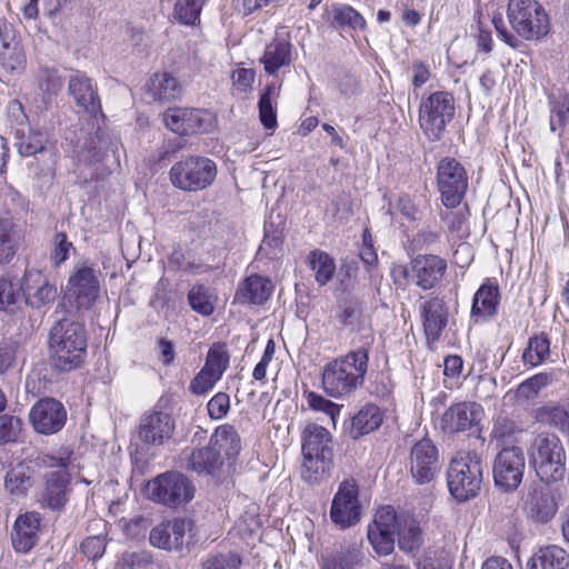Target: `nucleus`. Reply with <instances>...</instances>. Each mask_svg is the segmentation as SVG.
<instances>
[{
  "mask_svg": "<svg viewBox=\"0 0 569 569\" xmlns=\"http://www.w3.org/2000/svg\"><path fill=\"white\" fill-rule=\"evenodd\" d=\"M40 519L37 513L30 512L19 516L13 526L12 545L18 552H28L38 540Z\"/></svg>",
  "mask_w": 569,
  "mask_h": 569,
  "instance_id": "nucleus-29",
  "label": "nucleus"
},
{
  "mask_svg": "<svg viewBox=\"0 0 569 569\" xmlns=\"http://www.w3.org/2000/svg\"><path fill=\"white\" fill-rule=\"evenodd\" d=\"M507 17L512 30L525 40H538L549 32V19L536 0H509Z\"/></svg>",
  "mask_w": 569,
  "mask_h": 569,
  "instance_id": "nucleus-5",
  "label": "nucleus"
},
{
  "mask_svg": "<svg viewBox=\"0 0 569 569\" xmlns=\"http://www.w3.org/2000/svg\"><path fill=\"white\" fill-rule=\"evenodd\" d=\"M369 350L361 347L325 366L322 386L335 398L349 396L362 387L368 371Z\"/></svg>",
  "mask_w": 569,
  "mask_h": 569,
  "instance_id": "nucleus-2",
  "label": "nucleus"
},
{
  "mask_svg": "<svg viewBox=\"0 0 569 569\" xmlns=\"http://www.w3.org/2000/svg\"><path fill=\"white\" fill-rule=\"evenodd\" d=\"M307 262L309 267L315 271V278L319 286H326L336 272L335 260L325 251L312 250Z\"/></svg>",
  "mask_w": 569,
  "mask_h": 569,
  "instance_id": "nucleus-46",
  "label": "nucleus"
},
{
  "mask_svg": "<svg viewBox=\"0 0 569 569\" xmlns=\"http://www.w3.org/2000/svg\"><path fill=\"white\" fill-rule=\"evenodd\" d=\"M216 176V163L209 158L199 156L178 161L170 169L172 184L184 191L203 190L212 184Z\"/></svg>",
  "mask_w": 569,
  "mask_h": 569,
  "instance_id": "nucleus-7",
  "label": "nucleus"
},
{
  "mask_svg": "<svg viewBox=\"0 0 569 569\" xmlns=\"http://www.w3.org/2000/svg\"><path fill=\"white\" fill-rule=\"evenodd\" d=\"M383 421V412L372 403L363 406L351 419L348 435L351 439L357 440L365 435L377 430Z\"/></svg>",
  "mask_w": 569,
  "mask_h": 569,
  "instance_id": "nucleus-34",
  "label": "nucleus"
},
{
  "mask_svg": "<svg viewBox=\"0 0 569 569\" xmlns=\"http://www.w3.org/2000/svg\"><path fill=\"white\" fill-rule=\"evenodd\" d=\"M533 417L561 433H569V402H547L535 410Z\"/></svg>",
  "mask_w": 569,
  "mask_h": 569,
  "instance_id": "nucleus-36",
  "label": "nucleus"
},
{
  "mask_svg": "<svg viewBox=\"0 0 569 569\" xmlns=\"http://www.w3.org/2000/svg\"><path fill=\"white\" fill-rule=\"evenodd\" d=\"M63 82L54 69L43 68L38 73V87L44 94L43 101L50 102L61 90Z\"/></svg>",
  "mask_w": 569,
  "mask_h": 569,
  "instance_id": "nucleus-52",
  "label": "nucleus"
},
{
  "mask_svg": "<svg viewBox=\"0 0 569 569\" xmlns=\"http://www.w3.org/2000/svg\"><path fill=\"white\" fill-rule=\"evenodd\" d=\"M280 88L281 86L276 82L269 83L261 93L258 102L259 118L267 129H273L277 127L276 106L280 96Z\"/></svg>",
  "mask_w": 569,
  "mask_h": 569,
  "instance_id": "nucleus-44",
  "label": "nucleus"
},
{
  "mask_svg": "<svg viewBox=\"0 0 569 569\" xmlns=\"http://www.w3.org/2000/svg\"><path fill=\"white\" fill-rule=\"evenodd\" d=\"M411 270L416 284L423 290H429L442 279L447 262L436 254L418 256L411 261Z\"/></svg>",
  "mask_w": 569,
  "mask_h": 569,
  "instance_id": "nucleus-23",
  "label": "nucleus"
},
{
  "mask_svg": "<svg viewBox=\"0 0 569 569\" xmlns=\"http://www.w3.org/2000/svg\"><path fill=\"white\" fill-rule=\"evenodd\" d=\"M49 361L53 370L69 372L79 368L87 355L84 326L68 318L58 320L49 332Z\"/></svg>",
  "mask_w": 569,
  "mask_h": 569,
  "instance_id": "nucleus-1",
  "label": "nucleus"
},
{
  "mask_svg": "<svg viewBox=\"0 0 569 569\" xmlns=\"http://www.w3.org/2000/svg\"><path fill=\"white\" fill-rule=\"evenodd\" d=\"M230 408V398L224 392L214 395L208 402L207 409L212 419L223 418Z\"/></svg>",
  "mask_w": 569,
  "mask_h": 569,
  "instance_id": "nucleus-62",
  "label": "nucleus"
},
{
  "mask_svg": "<svg viewBox=\"0 0 569 569\" xmlns=\"http://www.w3.org/2000/svg\"><path fill=\"white\" fill-rule=\"evenodd\" d=\"M211 445L224 453L228 459H234L241 450V439L234 427L222 425L218 427L210 439Z\"/></svg>",
  "mask_w": 569,
  "mask_h": 569,
  "instance_id": "nucleus-43",
  "label": "nucleus"
},
{
  "mask_svg": "<svg viewBox=\"0 0 569 569\" xmlns=\"http://www.w3.org/2000/svg\"><path fill=\"white\" fill-rule=\"evenodd\" d=\"M148 93L154 101L170 102L181 96L182 86L171 73L158 72L149 80Z\"/></svg>",
  "mask_w": 569,
  "mask_h": 569,
  "instance_id": "nucleus-35",
  "label": "nucleus"
},
{
  "mask_svg": "<svg viewBox=\"0 0 569 569\" xmlns=\"http://www.w3.org/2000/svg\"><path fill=\"white\" fill-rule=\"evenodd\" d=\"M361 502L359 500V486L352 478L345 479L333 496L330 518L340 529H347L360 521Z\"/></svg>",
  "mask_w": 569,
  "mask_h": 569,
  "instance_id": "nucleus-11",
  "label": "nucleus"
},
{
  "mask_svg": "<svg viewBox=\"0 0 569 569\" xmlns=\"http://www.w3.org/2000/svg\"><path fill=\"white\" fill-rule=\"evenodd\" d=\"M106 539L103 536H91L86 538L81 545V552L88 557L89 560H97L101 558L106 551Z\"/></svg>",
  "mask_w": 569,
  "mask_h": 569,
  "instance_id": "nucleus-60",
  "label": "nucleus"
},
{
  "mask_svg": "<svg viewBox=\"0 0 569 569\" xmlns=\"http://www.w3.org/2000/svg\"><path fill=\"white\" fill-rule=\"evenodd\" d=\"M70 250H73V244L70 242L63 232L56 233L53 238V249L51 252V260L56 267L64 262Z\"/></svg>",
  "mask_w": 569,
  "mask_h": 569,
  "instance_id": "nucleus-58",
  "label": "nucleus"
},
{
  "mask_svg": "<svg viewBox=\"0 0 569 569\" xmlns=\"http://www.w3.org/2000/svg\"><path fill=\"white\" fill-rule=\"evenodd\" d=\"M68 458L47 457L43 462L49 467H58L46 476V487L41 496L43 506L50 509L62 508L68 500L69 475L67 472Z\"/></svg>",
  "mask_w": 569,
  "mask_h": 569,
  "instance_id": "nucleus-15",
  "label": "nucleus"
},
{
  "mask_svg": "<svg viewBox=\"0 0 569 569\" xmlns=\"http://www.w3.org/2000/svg\"><path fill=\"white\" fill-rule=\"evenodd\" d=\"M455 99L448 91H436L419 107V124L430 141H439L455 116Z\"/></svg>",
  "mask_w": 569,
  "mask_h": 569,
  "instance_id": "nucleus-6",
  "label": "nucleus"
},
{
  "mask_svg": "<svg viewBox=\"0 0 569 569\" xmlns=\"http://www.w3.org/2000/svg\"><path fill=\"white\" fill-rule=\"evenodd\" d=\"M144 492L153 501L178 507L193 498L194 488L184 475L166 472L150 480Z\"/></svg>",
  "mask_w": 569,
  "mask_h": 569,
  "instance_id": "nucleus-8",
  "label": "nucleus"
},
{
  "mask_svg": "<svg viewBox=\"0 0 569 569\" xmlns=\"http://www.w3.org/2000/svg\"><path fill=\"white\" fill-rule=\"evenodd\" d=\"M332 459L333 456L303 455V462L301 467L302 479L310 485L321 482L325 475L332 466Z\"/></svg>",
  "mask_w": 569,
  "mask_h": 569,
  "instance_id": "nucleus-45",
  "label": "nucleus"
},
{
  "mask_svg": "<svg viewBox=\"0 0 569 569\" xmlns=\"http://www.w3.org/2000/svg\"><path fill=\"white\" fill-rule=\"evenodd\" d=\"M450 493L458 501L475 498L482 482V462L475 452L459 453L455 457L447 471Z\"/></svg>",
  "mask_w": 569,
  "mask_h": 569,
  "instance_id": "nucleus-3",
  "label": "nucleus"
},
{
  "mask_svg": "<svg viewBox=\"0 0 569 569\" xmlns=\"http://www.w3.org/2000/svg\"><path fill=\"white\" fill-rule=\"evenodd\" d=\"M408 463L412 478L419 485L431 482L441 468L438 449L429 439L411 447Z\"/></svg>",
  "mask_w": 569,
  "mask_h": 569,
  "instance_id": "nucleus-14",
  "label": "nucleus"
},
{
  "mask_svg": "<svg viewBox=\"0 0 569 569\" xmlns=\"http://www.w3.org/2000/svg\"><path fill=\"white\" fill-rule=\"evenodd\" d=\"M240 558L234 553L217 555L202 563V569H239Z\"/></svg>",
  "mask_w": 569,
  "mask_h": 569,
  "instance_id": "nucleus-61",
  "label": "nucleus"
},
{
  "mask_svg": "<svg viewBox=\"0 0 569 569\" xmlns=\"http://www.w3.org/2000/svg\"><path fill=\"white\" fill-rule=\"evenodd\" d=\"M29 420L33 429L41 435H53L60 431L67 420L63 405L53 399L44 398L37 401L29 412Z\"/></svg>",
  "mask_w": 569,
  "mask_h": 569,
  "instance_id": "nucleus-17",
  "label": "nucleus"
},
{
  "mask_svg": "<svg viewBox=\"0 0 569 569\" xmlns=\"http://www.w3.org/2000/svg\"><path fill=\"white\" fill-rule=\"evenodd\" d=\"M327 21L333 28H345L363 30L367 26L365 18L351 6L346 3H335L327 10Z\"/></svg>",
  "mask_w": 569,
  "mask_h": 569,
  "instance_id": "nucleus-40",
  "label": "nucleus"
},
{
  "mask_svg": "<svg viewBox=\"0 0 569 569\" xmlns=\"http://www.w3.org/2000/svg\"><path fill=\"white\" fill-rule=\"evenodd\" d=\"M37 471L31 461H20L10 466L4 477L6 490L14 497H24L33 487Z\"/></svg>",
  "mask_w": 569,
  "mask_h": 569,
  "instance_id": "nucleus-27",
  "label": "nucleus"
},
{
  "mask_svg": "<svg viewBox=\"0 0 569 569\" xmlns=\"http://www.w3.org/2000/svg\"><path fill=\"white\" fill-rule=\"evenodd\" d=\"M20 297L19 288L6 276H0V310L14 306Z\"/></svg>",
  "mask_w": 569,
  "mask_h": 569,
  "instance_id": "nucleus-57",
  "label": "nucleus"
},
{
  "mask_svg": "<svg viewBox=\"0 0 569 569\" xmlns=\"http://www.w3.org/2000/svg\"><path fill=\"white\" fill-rule=\"evenodd\" d=\"M482 413V408L478 403H457L445 412L442 428L449 432L466 431L481 420Z\"/></svg>",
  "mask_w": 569,
  "mask_h": 569,
  "instance_id": "nucleus-24",
  "label": "nucleus"
},
{
  "mask_svg": "<svg viewBox=\"0 0 569 569\" xmlns=\"http://www.w3.org/2000/svg\"><path fill=\"white\" fill-rule=\"evenodd\" d=\"M21 431L22 421L20 418L11 415L0 416V445L17 442Z\"/></svg>",
  "mask_w": 569,
  "mask_h": 569,
  "instance_id": "nucleus-55",
  "label": "nucleus"
},
{
  "mask_svg": "<svg viewBox=\"0 0 569 569\" xmlns=\"http://www.w3.org/2000/svg\"><path fill=\"white\" fill-rule=\"evenodd\" d=\"M437 184L442 203L447 208L458 207L468 188L465 167L455 158H443L438 163Z\"/></svg>",
  "mask_w": 569,
  "mask_h": 569,
  "instance_id": "nucleus-9",
  "label": "nucleus"
},
{
  "mask_svg": "<svg viewBox=\"0 0 569 569\" xmlns=\"http://www.w3.org/2000/svg\"><path fill=\"white\" fill-rule=\"evenodd\" d=\"M220 378L214 377L212 372L204 368L196 376L190 383V391L194 395H202L210 390Z\"/></svg>",
  "mask_w": 569,
  "mask_h": 569,
  "instance_id": "nucleus-63",
  "label": "nucleus"
},
{
  "mask_svg": "<svg viewBox=\"0 0 569 569\" xmlns=\"http://www.w3.org/2000/svg\"><path fill=\"white\" fill-rule=\"evenodd\" d=\"M99 296L100 281L93 268L80 267L69 277L66 297L78 310H89Z\"/></svg>",
  "mask_w": 569,
  "mask_h": 569,
  "instance_id": "nucleus-12",
  "label": "nucleus"
},
{
  "mask_svg": "<svg viewBox=\"0 0 569 569\" xmlns=\"http://www.w3.org/2000/svg\"><path fill=\"white\" fill-rule=\"evenodd\" d=\"M174 429V420L168 412L154 410L141 417L138 438L146 445L161 446L172 438Z\"/></svg>",
  "mask_w": 569,
  "mask_h": 569,
  "instance_id": "nucleus-20",
  "label": "nucleus"
},
{
  "mask_svg": "<svg viewBox=\"0 0 569 569\" xmlns=\"http://www.w3.org/2000/svg\"><path fill=\"white\" fill-rule=\"evenodd\" d=\"M526 469V458L521 448H502L496 456L492 467L495 485L506 491H515L521 483Z\"/></svg>",
  "mask_w": 569,
  "mask_h": 569,
  "instance_id": "nucleus-10",
  "label": "nucleus"
},
{
  "mask_svg": "<svg viewBox=\"0 0 569 569\" xmlns=\"http://www.w3.org/2000/svg\"><path fill=\"white\" fill-rule=\"evenodd\" d=\"M223 466V457L220 450L211 442L208 446L196 449L191 452L188 469L208 476H217Z\"/></svg>",
  "mask_w": 569,
  "mask_h": 569,
  "instance_id": "nucleus-33",
  "label": "nucleus"
},
{
  "mask_svg": "<svg viewBox=\"0 0 569 569\" xmlns=\"http://www.w3.org/2000/svg\"><path fill=\"white\" fill-rule=\"evenodd\" d=\"M427 343L432 348L441 338L449 322V307L439 296H432L419 307Z\"/></svg>",
  "mask_w": 569,
  "mask_h": 569,
  "instance_id": "nucleus-18",
  "label": "nucleus"
},
{
  "mask_svg": "<svg viewBox=\"0 0 569 569\" xmlns=\"http://www.w3.org/2000/svg\"><path fill=\"white\" fill-rule=\"evenodd\" d=\"M399 548L412 551L421 543V530L418 522L408 515H397V531Z\"/></svg>",
  "mask_w": 569,
  "mask_h": 569,
  "instance_id": "nucleus-42",
  "label": "nucleus"
},
{
  "mask_svg": "<svg viewBox=\"0 0 569 569\" xmlns=\"http://www.w3.org/2000/svg\"><path fill=\"white\" fill-rule=\"evenodd\" d=\"M551 382V375L538 373L533 377L521 382L515 391V397L518 401L530 400L538 396L541 389Z\"/></svg>",
  "mask_w": 569,
  "mask_h": 569,
  "instance_id": "nucleus-50",
  "label": "nucleus"
},
{
  "mask_svg": "<svg viewBox=\"0 0 569 569\" xmlns=\"http://www.w3.org/2000/svg\"><path fill=\"white\" fill-rule=\"evenodd\" d=\"M336 319L343 327L356 328L363 320L362 301L348 293L338 300Z\"/></svg>",
  "mask_w": 569,
  "mask_h": 569,
  "instance_id": "nucleus-41",
  "label": "nucleus"
},
{
  "mask_svg": "<svg viewBox=\"0 0 569 569\" xmlns=\"http://www.w3.org/2000/svg\"><path fill=\"white\" fill-rule=\"evenodd\" d=\"M308 406L316 410V411H322L327 413L333 423H336V419L340 413L341 406L333 403L332 401L323 398L322 396L309 391L306 395Z\"/></svg>",
  "mask_w": 569,
  "mask_h": 569,
  "instance_id": "nucleus-56",
  "label": "nucleus"
},
{
  "mask_svg": "<svg viewBox=\"0 0 569 569\" xmlns=\"http://www.w3.org/2000/svg\"><path fill=\"white\" fill-rule=\"evenodd\" d=\"M521 432L522 429L516 421L507 417H498L493 423L491 436L498 441L508 443L515 440L517 435Z\"/></svg>",
  "mask_w": 569,
  "mask_h": 569,
  "instance_id": "nucleus-54",
  "label": "nucleus"
},
{
  "mask_svg": "<svg viewBox=\"0 0 569 569\" xmlns=\"http://www.w3.org/2000/svg\"><path fill=\"white\" fill-rule=\"evenodd\" d=\"M21 242V232L11 218L0 217V266L9 264Z\"/></svg>",
  "mask_w": 569,
  "mask_h": 569,
  "instance_id": "nucleus-37",
  "label": "nucleus"
},
{
  "mask_svg": "<svg viewBox=\"0 0 569 569\" xmlns=\"http://www.w3.org/2000/svg\"><path fill=\"white\" fill-rule=\"evenodd\" d=\"M22 291L26 303L40 309L54 301L57 288L37 269L26 270L19 292Z\"/></svg>",
  "mask_w": 569,
  "mask_h": 569,
  "instance_id": "nucleus-21",
  "label": "nucleus"
},
{
  "mask_svg": "<svg viewBox=\"0 0 569 569\" xmlns=\"http://www.w3.org/2000/svg\"><path fill=\"white\" fill-rule=\"evenodd\" d=\"M569 553L561 547L548 546L539 549L527 562L525 569H567Z\"/></svg>",
  "mask_w": 569,
  "mask_h": 569,
  "instance_id": "nucleus-38",
  "label": "nucleus"
},
{
  "mask_svg": "<svg viewBox=\"0 0 569 569\" xmlns=\"http://www.w3.org/2000/svg\"><path fill=\"white\" fill-rule=\"evenodd\" d=\"M362 552L357 545L341 547L332 557H330L323 569H356L361 562Z\"/></svg>",
  "mask_w": 569,
  "mask_h": 569,
  "instance_id": "nucleus-47",
  "label": "nucleus"
},
{
  "mask_svg": "<svg viewBox=\"0 0 569 569\" xmlns=\"http://www.w3.org/2000/svg\"><path fill=\"white\" fill-rule=\"evenodd\" d=\"M16 147L23 157L40 154L44 157V166L40 174L51 179L54 172L56 153L51 148L48 137L44 132L29 130L28 132L18 130L16 133Z\"/></svg>",
  "mask_w": 569,
  "mask_h": 569,
  "instance_id": "nucleus-19",
  "label": "nucleus"
},
{
  "mask_svg": "<svg viewBox=\"0 0 569 569\" xmlns=\"http://www.w3.org/2000/svg\"><path fill=\"white\" fill-rule=\"evenodd\" d=\"M272 291L271 280L259 274H251L239 284L236 300L240 303L262 305L270 298Z\"/></svg>",
  "mask_w": 569,
  "mask_h": 569,
  "instance_id": "nucleus-28",
  "label": "nucleus"
},
{
  "mask_svg": "<svg viewBox=\"0 0 569 569\" xmlns=\"http://www.w3.org/2000/svg\"><path fill=\"white\" fill-rule=\"evenodd\" d=\"M569 117V92L565 93L558 101L553 102L550 114V128L556 131L565 124Z\"/></svg>",
  "mask_w": 569,
  "mask_h": 569,
  "instance_id": "nucleus-59",
  "label": "nucleus"
},
{
  "mask_svg": "<svg viewBox=\"0 0 569 569\" xmlns=\"http://www.w3.org/2000/svg\"><path fill=\"white\" fill-rule=\"evenodd\" d=\"M229 365V355L223 343H214L208 351L204 369L221 378Z\"/></svg>",
  "mask_w": 569,
  "mask_h": 569,
  "instance_id": "nucleus-51",
  "label": "nucleus"
},
{
  "mask_svg": "<svg viewBox=\"0 0 569 569\" xmlns=\"http://www.w3.org/2000/svg\"><path fill=\"white\" fill-rule=\"evenodd\" d=\"M500 300L499 288L489 279L476 291L471 306V318L488 319L497 313Z\"/></svg>",
  "mask_w": 569,
  "mask_h": 569,
  "instance_id": "nucleus-32",
  "label": "nucleus"
},
{
  "mask_svg": "<svg viewBox=\"0 0 569 569\" xmlns=\"http://www.w3.org/2000/svg\"><path fill=\"white\" fill-rule=\"evenodd\" d=\"M531 460L542 481H558L566 472V452L558 436L538 435L531 446Z\"/></svg>",
  "mask_w": 569,
  "mask_h": 569,
  "instance_id": "nucleus-4",
  "label": "nucleus"
},
{
  "mask_svg": "<svg viewBox=\"0 0 569 569\" xmlns=\"http://www.w3.org/2000/svg\"><path fill=\"white\" fill-rule=\"evenodd\" d=\"M69 94L73 98L76 104L86 112L96 114L101 110L100 98L92 80L84 73L76 72L69 79Z\"/></svg>",
  "mask_w": 569,
  "mask_h": 569,
  "instance_id": "nucleus-25",
  "label": "nucleus"
},
{
  "mask_svg": "<svg viewBox=\"0 0 569 569\" xmlns=\"http://www.w3.org/2000/svg\"><path fill=\"white\" fill-rule=\"evenodd\" d=\"M550 353V341L545 333L533 336L529 339L528 347L523 351V361L530 366L542 363Z\"/></svg>",
  "mask_w": 569,
  "mask_h": 569,
  "instance_id": "nucleus-48",
  "label": "nucleus"
},
{
  "mask_svg": "<svg viewBox=\"0 0 569 569\" xmlns=\"http://www.w3.org/2000/svg\"><path fill=\"white\" fill-rule=\"evenodd\" d=\"M24 61V53L12 26L6 20H0V64L13 71L22 68Z\"/></svg>",
  "mask_w": 569,
  "mask_h": 569,
  "instance_id": "nucleus-26",
  "label": "nucleus"
},
{
  "mask_svg": "<svg viewBox=\"0 0 569 569\" xmlns=\"http://www.w3.org/2000/svg\"><path fill=\"white\" fill-rule=\"evenodd\" d=\"M163 122L168 129L181 134L204 133L213 127L210 112L192 108H169L163 113Z\"/></svg>",
  "mask_w": 569,
  "mask_h": 569,
  "instance_id": "nucleus-13",
  "label": "nucleus"
},
{
  "mask_svg": "<svg viewBox=\"0 0 569 569\" xmlns=\"http://www.w3.org/2000/svg\"><path fill=\"white\" fill-rule=\"evenodd\" d=\"M204 0H177L173 17L181 24L196 26L200 21V13Z\"/></svg>",
  "mask_w": 569,
  "mask_h": 569,
  "instance_id": "nucleus-49",
  "label": "nucleus"
},
{
  "mask_svg": "<svg viewBox=\"0 0 569 569\" xmlns=\"http://www.w3.org/2000/svg\"><path fill=\"white\" fill-rule=\"evenodd\" d=\"M302 455L333 456V442L330 432L322 426L309 423L302 431Z\"/></svg>",
  "mask_w": 569,
  "mask_h": 569,
  "instance_id": "nucleus-30",
  "label": "nucleus"
},
{
  "mask_svg": "<svg viewBox=\"0 0 569 569\" xmlns=\"http://www.w3.org/2000/svg\"><path fill=\"white\" fill-rule=\"evenodd\" d=\"M152 562V557L146 551L128 552L122 556V565L129 569H142Z\"/></svg>",
  "mask_w": 569,
  "mask_h": 569,
  "instance_id": "nucleus-64",
  "label": "nucleus"
},
{
  "mask_svg": "<svg viewBox=\"0 0 569 569\" xmlns=\"http://www.w3.org/2000/svg\"><path fill=\"white\" fill-rule=\"evenodd\" d=\"M188 301L190 307L202 316H210L214 311L210 295L201 284L191 288L188 293Z\"/></svg>",
  "mask_w": 569,
  "mask_h": 569,
  "instance_id": "nucleus-53",
  "label": "nucleus"
},
{
  "mask_svg": "<svg viewBox=\"0 0 569 569\" xmlns=\"http://www.w3.org/2000/svg\"><path fill=\"white\" fill-rule=\"evenodd\" d=\"M397 531V513L387 506L380 508L368 526V539L375 551L388 556L393 551Z\"/></svg>",
  "mask_w": 569,
  "mask_h": 569,
  "instance_id": "nucleus-16",
  "label": "nucleus"
},
{
  "mask_svg": "<svg viewBox=\"0 0 569 569\" xmlns=\"http://www.w3.org/2000/svg\"><path fill=\"white\" fill-rule=\"evenodd\" d=\"M191 530V521L178 518L159 523L150 531V543L166 550H179L184 545V537Z\"/></svg>",
  "mask_w": 569,
  "mask_h": 569,
  "instance_id": "nucleus-22",
  "label": "nucleus"
},
{
  "mask_svg": "<svg viewBox=\"0 0 569 569\" xmlns=\"http://www.w3.org/2000/svg\"><path fill=\"white\" fill-rule=\"evenodd\" d=\"M527 506L530 517L540 523L550 521L558 510L553 495L543 487L533 488L529 492Z\"/></svg>",
  "mask_w": 569,
  "mask_h": 569,
  "instance_id": "nucleus-31",
  "label": "nucleus"
},
{
  "mask_svg": "<svg viewBox=\"0 0 569 569\" xmlns=\"http://www.w3.org/2000/svg\"><path fill=\"white\" fill-rule=\"evenodd\" d=\"M260 61L266 72L274 74L280 68L291 63V44L283 40H273L266 47Z\"/></svg>",
  "mask_w": 569,
  "mask_h": 569,
  "instance_id": "nucleus-39",
  "label": "nucleus"
}]
</instances>
